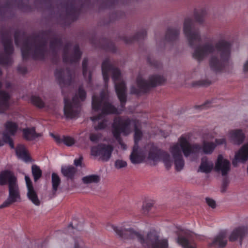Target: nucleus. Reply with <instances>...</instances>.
Returning a JSON list of instances; mask_svg holds the SVG:
<instances>
[{"label":"nucleus","instance_id":"nucleus-1","mask_svg":"<svg viewBox=\"0 0 248 248\" xmlns=\"http://www.w3.org/2000/svg\"><path fill=\"white\" fill-rule=\"evenodd\" d=\"M231 48V43L224 38H220L214 43L209 40L197 46L194 48L192 56L199 62L209 57L210 69L218 72L222 71L229 62Z\"/></svg>","mask_w":248,"mask_h":248},{"label":"nucleus","instance_id":"nucleus-2","mask_svg":"<svg viewBox=\"0 0 248 248\" xmlns=\"http://www.w3.org/2000/svg\"><path fill=\"white\" fill-rule=\"evenodd\" d=\"M60 38L54 37L51 31L40 32L24 41L21 48L23 59L31 56L35 60H43L49 54L57 53L62 46Z\"/></svg>","mask_w":248,"mask_h":248},{"label":"nucleus","instance_id":"nucleus-3","mask_svg":"<svg viewBox=\"0 0 248 248\" xmlns=\"http://www.w3.org/2000/svg\"><path fill=\"white\" fill-rule=\"evenodd\" d=\"M113 229L117 234L123 239H133L137 238L141 244L147 248H168V240L165 238H160L155 231L149 232L146 238L132 228L125 229L113 226Z\"/></svg>","mask_w":248,"mask_h":248},{"label":"nucleus","instance_id":"nucleus-4","mask_svg":"<svg viewBox=\"0 0 248 248\" xmlns=\"http://www.w3.org/2000/svg\"><path fill=\"white\" fill-rule=\"evenodd\" d=\"M102 72L106 84L108 81L109 74L111 75L116 94L122 108H124L127 101L126 87L122 78L120 70L112 65L109 60L106 59L102 63Z\"/></svg>","mask_w":248,"mask_h":248},{"label":"nucleus","instance_id":"nucleus-5","mask_svg":"<svg viewBox=\"0 0 248 248\" xmlns=\"http://www.w3.org/2000/svg\"><path fill=\"white\" fill-rule=\"evenodd\" d=\"M202 150L198 144H190L187 139L184 136H181L177 143L174 144L170 148L175 165V169L177 171L182 170L185 165L182 152L186 157L190 154H196Z\"/></svg>","mask_w":248,"mask_h":248},{"label":"nucleus","instance_id":"nucleus-6","mask_svg":"<svg viewBox=\"0 0 248 248\" xmlns=\"http://www.w3.org/2000/svg\"><path fill=\"white\" fill-rule=\"evenodd\" d=\"M8 185V196L6 200L0 205V208L9 207L12 204L20 202V191L17 183V177L13 171L4 170L0 172V186Z\"/></svg>","mask_w":248,"mask_h":248},{"label":"nucleus","instance_id":"nucleus-7","mask_svg":"<svg viewBox=\"0 0 248 248\" xmlns=\"http://www.w3.org/2000/svg\"><path fill=\"white\" fill-rule=\"evenodd\" d=\"M86 97V93L82 87L78 89V94L73 97L72 101L69 100L64 97V115L67 119H73L78 117L81 110L80 101H84Z\"/></svg>","mask_w":248,"mask_h":248},{"label":"nucleus","instance_id":"nucleus-8","mask_svg":"<svg viewBox=\"0 0 248 248\" xmlns=\"http://www.w3.org/2000/svg\"><path fill=\"white\" fill-rule=\"evenodd\" d=\"M92 108L95 111L99 109L102 110V114L91 118V120L93 122L101 120L104 114L119 113L117 109L109 103L108 95L104 92L100 93L99 97L95 95L93 96Z\"/></svg>","mask_w":248,"mask_h":248},{"label":"nucleus","instance_id":"nucleus-9","mask_svg":"<svg viewBox=\"0 0 248 248\" xmlns=\"http://www.w3.org/2000/svg\"><path fill=\"white\" fill-rule=\"evenodd\" d=\"M120 120L122 122H125L128 121L127 127L131 130L130 126L134 128V145L133 147L132 151L130 155L131 162L134 164H139L142 162L144 159V156L141 150L140 149L138 143L142 137V132L139 129L140 125V122L137 120H130L129 119H122L120 118ZM131 130H130V132Z\"/></svg>","mask_w":248,"mask_h":248},{"label":"nucleus","instance_id":"nucleus-10","mask_svg":"<svg viewBox=\"0 0 248 248\" xmlns=\"http://www.w3.org/2000/svg\"><path fill=\"white\" fill-rule=\"evenodd\" d=\"M166 81V79L160 75H155L150 77L148 82L141 77L139 76L137 79V83L139 89L132 86L130 89V93L138 94L140 92H147L151 88L162 85Z\"/></svg>","mask_w":248,"mask_h":248},{"label":"nucleus","instance_id":"nucleus-11","mask_svg":"<svg viewBox=\"0 0 248 248\" xmlns=\"http://www.w3.org/2000/svg\"><path fill=\"white\" fill-rule=\"evenodd\" d=\"M183 32L191 47L194 46L202 40L200 32L199 29L195 28L194 22L190 18L187 17L185 19Z\"/></svg>","mask_w":248,"mask_h":248},{"label":"nucleus","instance_id":"nucleus-12","mask_svg":"<svg viewBox=\"0 0 248 248\" xmlns=\"http://www.w3.org/2000/svg\"><path fill=\"white\" fill-rule=\"evenodd\" d=\"M128 124V121L122 122L120 120V117H117L114 119L112 124V132L113 135L124 150L126 149V145L123 142L120 135L121 132L125 135H127L130 133V130L127 127Z\"/></svg>","mask_w":248,"mask_h":248},{"label":"nucleus","instance_id":"nucleus-13","mask_svg":"<svg viewBox=\"0 0 248 248\" xmlns=\"http://www.w3.org/2000/svg\"><path fill=\"white\" fill-rule=\"evenodd\" d=\"M2 42L4 47L5 54H0V64H11L12 60L11 55L13 53L14 47L12 44L11 35L9 33L3 34Z\"/></svg>","mask_w":248,"mask_h":248},{"label":"nucleus","instance_id":"nucleus-14","mask_svg":"<svg viewBox=\"0 0 248 248\" xmlns=\"http://www.w3.org/2000/svg\"><path fill=\"white\" fill-rule=\"evenodd\" d=\"M114 147L112 145L99 144L91 148V155L98 156L99 159L103 161H108L111 157Z\"/></svg>","mask_w":248,"mask_h":248},{"label":"nucleus","instance_id":"nucleus-15","mask_svg":"<svg viewBox=\"0 0 248 248\" xmlns=\"http://www.w3.org/2000/svg\"><path fill=\"white\" fill-rule=\"evenodd\" d=\"M81 54L78 45L72 48L71 44L67 43L63 48V60L65 62L70 63L76 62L80 59Z\"/></svg>","mask_w":248,"mask_h":248},{"label":"nucleus","instance_id":"nucleus-16","mask_svg":"<svg viewBox=\"0 0 248 248\" xmlns=\"http://www.w3.org/2000/svg\"><path fill=\"white\" fill-rule=\"evenodd\" d=\"M5 130L3 132V140L5 143L9 144L11 148L14 149V144L11 136H15L18 129L17 123L8 121L4 124Z\"/></svg>","mask_w":248,"mask_h":248},{"label":"nucleus","instance_id":"nucleus-17","mask_svg":"<svg viewBox=\"0 0 248 248\" xmlns=\"http://www.w3.org/2000/svg\"><path fill=\"white\" fill-rule=\"evenodd\" d=\"M55 76L61 88L69 85L72 82V73L68 69H57L55 72Z\"/></svg>","mask_w":248,"mask_h":248},{"label":"nucleus","instance_id":"nucleus-18","mask_svg":"<svg viewBox=\"0 0 248 248\" xmlns=\"http://www.w3.org/2000/svg\"><path fill=\"white\" fill-rule=\"evenodd\" d=\"M248 234L247 226H239L234 228L231 232L229 240L230 242L239 241L240 245L242 244L243 239Z\"/></svg>","mask_w":248,"mask_h":248},{"label":"nucleus","instance_id":"nucleus-19","mask_svg":"<svg viewBox=\"0 0 248 248\" xmlns=\"http://www.w3.org/2000/svg\"><path fill=\"white\" fill-rule=\"evenodd\" d=\"M230 162L224 159L222 155L218 156L215 167L217 172L220 173L223 176H226L230 170Z\"/></svg>","mask_w":248,"mask_h":248},{"label":"nucleus","instance_id":"nucleus-20","mask_svg":"<svg viewBox=\"0 0 248 248\" xmlns=\"http://www.w3.org/2000/svg\"><path fill=\"white\" fill-rule=\"evenodd\" d=\"M227 233L226 231L219 232L213 239L212 242L208 244L209 247L224 248L227 245Z\"/></svg>","mask_w":248,"mask_h":248},{"label":"nucleus","instance_id":"nucleus-21","mask_svg":"<svg viewBox=\"0 0 248 248\" xmlns=\"http://www.w3.org/2000/svg\"><path fill=\"white\" fill-rule=\"evenodd\" d=\"M58 8L61 13L64 12L67 17L71 18L72 20L75 19L79 13L78 10L72 3L66 4L61 3L58 6Z\"/></svg>","mask_w":248,"mask_h":248},{"label":"nucleus","instance_id":"nucleus-22","mask_svg":"<svg viewBox=\"0 0 248 248\" xmlns=\"http://www.w3.org/2000/svg\"><path fill=\"white\" fill-rule=\"evenodd\" d=\"M216 144L212 142L204 140L202 146L199 144L201 147L202 150L197 152L196 154L203 152L205 154H211L214 150L217 145L223 144L226 143L225 139H216Z\"/></svg>","mask_w":248,"mask_h":248},{"label":"nucleus","instance_id":"nucleus-23","mask_svg":"<svg viewBox=\"0 0 248 248\" xmlns=\"http://www.w3.org/2000/svg\"><path fill=\"white\" fill-rule=\"evenodd\" d=\"M191 235L189 232H185L178 235L176 241L183 248H196L195 245L191 243Z\"/></svg>","mask_w":248,"mask_h":248},{"label":"nucleus","instance_id":"nucleus-24","mask_svg":"<svg viewBox=\"0 0 248 248\" xmlns=\"http://www.w3.org/2000/svg\"><path fill=\"white\" fill-rule=\"evenodd\" d=\"M248 159V143L244 145L235 155L232 161V165L236 167L238 161L245 162Z\"/></svg>","mask_w":248,"mask_h":248},{"label":"nucleus","instance_id":"nucleus-25","mask_svg":"<svg viewBox=\"0 0 248 248\" xmlns=\"http://www.w3.org/2000/svg\"><path fill=\"white\" fill-rule=\"evenodd\" d=\"M2 85L0 81V89ZM10 98V95L7 92L0 90V113H4L9 108Z\"/></svg>","mask_w":248,"mask_h":248},{"label":"nucleus","instance_id":"nucleus-26","mask_svg":"<svg viewBox=\"0 0 248 248\" xmlns=\"http://www.w3.org/2000/svg\"><path fill=\"white\" fill-rule=\"evenodd\" d=\"M214 167L213 163L209 160L207 157L202 158L201 165L198 171L208 173L211 171Z\"/></svg>","mask_w":248,"mask_h":248},{"label":"nucleus","instance_id":"nucleus-27","mask_svg":"<svg viewBox=\"0 0 248 248\" xmlns=\"http://www.w3.org/2000/svg\"><path fill=\"white\" fill-rule=\"evenodd\" d=\"M148 146L149 151L147 158L154 161H159L162 151L153 144H150Z\"/></svg>","mask_w":248,"mask_h":248},{"label":"nucleus","instance_id":"nucleus-28","mask_svg":"<svg viewBox=\"0 0 248 248\" xmlns=\"http://www.w3.org/2000/svg\"><path fill=\"white\" fill-rule=\"evenodd\" d=\"M180 33V30L176 28L168 29L166 35L165 40L170 43H172L176 41Z\"/></svg>","mask_w":248,"mask_h":248},{"label":"nucleus","instance_id":"nucleus-29","mask_svg":"<svg viewBox=\"0 0 248 248\" xmlns=\"http://www.w3.org/2000/svg\"><path fill=\"white\" fill-rule=\"evenodd\" d=\"M16 152L17 156L24 161L27 162L31 161V158L29 155L27 150L24 145H18L16 148Z\"/></svg>","mask_w":248,"mask_h":248},{"label":"nucleus","instance_id":"nucleus-30","mask_svg":"<svg viewBox=\"0 0 248 248\" xmlns=\"http://www.w3.org/2000/svg\"><path fill=\"white\" fill-rule=\"evenodd\" d=\"M23 133V137L27 140H33L41 136V134L36 133L34 127L24 128Z\"/></svg>","mask_w":248,"mask_h":248},{"label":"nucleus","instance_id":"nucleus-31","mask_svg":"<svg viewBox=\"0 0 248 248\" xmlns=\"http://www.w3.org/2000/svg\"><path fill=\"white\" fill-rule=\"evenodd\" d=\"M230 138L233 143L240 144L244 140V135L241 130H236L230 132Z\"/></svg>","mask_w":248,"mask_h":248},{"label":"nucleus","instance_id":"nucleus-32","mask_svg":"<svg viewBox=\"0 0 248 248\" xmlns=\"http://www.w3.org/2000/svg\"><path fill=\"white\" fill-rule=\"evenodd\" d=\"M77 171V169L74 166H69L62 167L61 172L67 179H73Z\"/></svg>","mask_w":248,"mask_h":248},{"label":"nucleus","instance_id":"nucleus-33","mask_svg":"<svg viewBox=\"0 0 248 248\" xmlns=\"http://www.w3.org/2000/svg\"><path fill=\"white\" fill-rule=\"evenodd\" d=\"M27 196L28 199L36 206L40 204V201L39 199L37 192L34 187L27 189Z\"/></svg>","mask_w":248,"mask_h":248},{"label":"nucleus","instance_id":"nucleus-34","mask_svg":"<svg viewBox=\"0 0 248 248\" xmlns=\"http://www.w3.org/2000/svg\"><path fill=\"white\" fill-rule=\"evenodd\" d=\"M51 182L52 185V195L53 196H54L61 184V179L56 173H53L52 174Z\"/></svg>","mask_w":248,"mask_h":248},{"label":"nucleus","instance_id":"nucleus-35","mask_svg":"<svg viewBox=\"0 0 248 248\" xmlns=\"http://www.w3.org/2000/svg\"><path fill=\"white\" fill-rule=\"evenodd\" d=\"M160 159H161L163 162L167 170L170 168L172 161L170 155L168 153L162 151L160 156Z\"/></svg>","mask_w":248,"mask_h":248},{"label":"nucleus","instance_id":"nucleus-36","mask_svg":"<svg viewBox=\"0 0 248 248\" xmlns=\"http://www.w3.org/2000/svg\"><path fill=\"white\" fill-rule=\"evenodd\" d=\"M100 177L97 175H90L85 176L82 178L84 184L97 183L100 181Z\"/></svg>","mask_w":248,"mask_h":248},{"label":"nucleus","instance_id":"nucleus-37","mask_svg":"<svg viewBox=\"0 0 248 248\" xmlns=\"http://www.w3.org/2000/svg\"><path fill=\"white\" fill-rule=\"evenodd\" d=\"M31 172L33 176L34 182H36L42 176V172L40 168L36 165L31 167Z\"/></svg>","mask_w":248,"mask_h":248},{"label":"nucleus","instance_id":"nucleus-38","mask_svg":"<svg viewBox=\"0 0 248 248\" xmlns=\"http://www.w3.org/2000/svg\"><path fill=\"white\" fill-rule=\"evenodd\" d=\"M88 59L84 58L82 62L83 75L85 78H87L89 82L91 81V73L87 72Z\"/></svg>","mask_w":248,"mask_h":248},{"label":"nucleus","instance_id":"nucleus-39","mask_svg":"<svg viewBox=\"0 0 248 248\" xmlns=\"http://www.w3.org/2000/svg\"><path fill=\"white\" fill-rule=\"evenodd\" d=\"M31 101L34 105L38 108H42L44 107L45 103L39 97L36 96H32Z\"/></svg>","mask_w":248,"mask_h":248},{"label":"nucleus","instance_id":"nucleus-40","mask_svg":"<svg viewBox=\"0 0 248 248\" xmlns=\"http://www.w3.org/2000/svg\"><path fill=\"white\" fill-rule=\"evenodd\" d=\"M206 12L205 11H202L201 12L195 13L194 15L195 20L199 23H203L204 21V16Z\"/></svg>","mask_w":248,"mask_h":248},{"label":"nucleus","instance_id":"nucleus-41","mask_svg":"<svg viewBox=\"0 0 248 248\" xmlns=\"http://www.w3.org/2000/svg\"><path fill=\"white\" fill-rule=\"evenodd\" d=\"M62 143L68 146L73 145L75 143V140L70 137H63L62 139Z\"/></svg>","mask_w":248,"mask_h":248},{"label":"nucleus","instance_id":"nucleus-42","mask_svg":"<svg viewBox=\"0 0 248 248\" xmlns=\"http://www.w3.org/2000/svg\"><path fill=\"white\" fill-rule=\"evenodd\" d=\"M101 137L100 134L92 133L90 135V140L93 142L96 143L99 141Z\"/></svg>","mask_w":248,"mask_h":248},{"label":"nucleus","instance_id":"nucleus-43","mask_svg":"<svg viewBox=\"0 0 248 248\" xmlns=\"http://www.w3.org/2000/svg\"><path fill=\"white\" fill-rule=\"evenodd\" d=\"M127 166V163L122 160H117L115 162V166L117 169H121Z\"/></svg>","mask_w":248,"mask_h":248},{"label":"nucleus","instance_id":"nucleus-44","mask_svg":"<svg viewBox=\"0 0 248 248\" xmlns=\"http://www.w3.org/2000/svg\"><path fill=\"white\" fill-rule=\"evenodd\" d=\"M107 126L106 121L102 120L99 122L97 125H95L94 128L96 130H101L104 129Z\"/></svg>","mask_w":248,"mask_h":248},{"label":"nucleus","instance_id":"nucleus-45","mask_svg":"<svg viewBox=\"0 0 248 248\" xmlns=\"http://www.w3.org/2000/svg\"><path fill=\"white\" fill-rule=\"evenodd\" d=\"M153 204L151 203L148 202L144 204L142 206L143 212L144 214H147L151 209Z\"/></svg>","mask_w":248,"mask_h":248},{"label":"nucleus","instance_id":"nucleus-46","mask_svg":"<svg viewBox=\"0 0 248 248\" xmlns=\"http://www.w3.org/2000/svg\"><path fill=\"white\" fill-rule=\"evenodd\" d=\"M229 184V180L227 178H225L222 182V186L221 187V192L224 193L226 191L227 187Z\"/></svg>","mask_w":248,"mask_h":248},{"label":"nucleus","instance_id":"nucleus-47","mask_svg":"<svg viewBox=\"0 0 248 248\" xmlns=\"http://www.w3.org/2000/svg\"><path fill=\"white\" fill-rule=\"evenodd\" d=\"M207 204L211 208H215L216 207V202L212 199L206 198L205 199Z\"/></svg>","mask_w":248,"mask_h":248},{"label":"nucleus","instance_id":"nucleus-48","mask_svg":"<svg viewBox=\"0 0 248 248\" xmlns=\"http://www.w3.org/2000/svg\"><path fill=\"white\" fill-rule=\"evenodd\" d=\"M25 179L27 189H29L30 187L31 188L34 187L32 185L31 181L28 176L26 175L25 176Z\"/></svg>","mask_w":248,"mask_h":248},{"label":"nucleus","instance_id":"nucleus-49","mask_svg":"<svg viewBox=\"0 0 248 248\" xmlns=\"http://www.w3.org/2000/svg\"><path fill=\"white\" fill-rule=\"evenodd\" d=\"M25 179L27 189H29L30 187L31 188L34 187L32 185L31 181L28 176L26 175L25 176Z\"/></svg>","mask_w":248,"mask_h":248},{"label":"nucleus","instance_id":"nucleus-50","mask_svg":"<svg viewBox=\"0 0 248 248\" xmlns=\"http://www.w3.org/2000/svg\"><path fill=\"white\" fill-rule=\"evenodd\" d=\"M20 32L18 31H16L15 33V43L16 46L19 45V40H20V37H19Z\"/></svg>","mask_w":248,"mask_h":248},{"label":"nucleus","instance_id":"nucleus-51","mask_svg":"<svg viewBox=\"0 0 248 248\" xmlns=\"http://www.w3.org/2000/svg\"><path fill=\"white\" fill-rule=\"evenodd\" d=\"M147 35V32L145 31H143L140 32H138L137 34V39H139L141 38H144Z\"/></svg>","mask_w":248,"mask_h":248},{"label":"nucleus","instance_id":"nucleus-52","mask_svg":"<svg viewBox=\"0 0 248 248\" xmlns=\"http://www.w3.org/2000/svg\"><path fill=\"white\" fill-rule=\"evenodd\" d=\"M18 72L21 74H24L27 73V69L25 66H19L17 67Z\"/></svg>","mask_w":248,"mask_h":248},{"label":"nucleus","instance_id":"nucleus-53","mask_svg":"<svg viewBox=\"0 0 248 248\" xmlns=\"http://www.w3.org/2000/svg\"><path fill=\"white\" fill-rule=\"evenodd\" d=\"M83 159V157L82 156H80L78 159H75L74 160V164L76 166H81V163H82V160Z\"/></svg>","mask_w":248,"mask_h":248},{"label":"nucleus","instance_id":"nucleus-54","mask_svg":"<svg viewBox=\"0 0 248 248\" xmlns=\"http://www.w3.org/2000/svg\"><path fill=\"white\" fill-rule=\"evenodd\" d=\"M56 141L57 143H60L62 142V139H61L60 137H57L55 138Z\"/></svg>","mask_w":248,"mask_h":248},{"label":"nucleus","instance_id":"nucleus-55","mask_svg":"<svg viewBox=\"0 0 248 248\" xmlns=\"http://www.w3.org/2000/svg\"><path fill=\"white\" fill-rule=\"evenodd\" d=\"M211 103V101H207L202 106V108H205L206 107H209L207 105L208 104Z\"/></svg>","mask_w":248,"mask_h":248},{"label":"nucleus","instance_id":"nucleus-56","mask_svg":"<svg viewBox=\"0 0 248 248\" xmlns=\"http://www.w3.org/2000/svg\"><path fill=\"white\" fill-rule=\"evenodd\" d=\"M152 64L153 65H154L155 66L157 67H159L160 65H161L160 63L157 62H155Z\"/></svg>","mask_w":248,"mask_h":248},{"label":"nucleus","instance_id":"nucleus-57","mask_svg":"<svg viewBox=\"0 0 248 248\" xmlns=\"http://www.w3.org/2000/svg\"><path fill=\"white\" fill-rule=\"evenodd\" d=\"M70 227H71V228H72V229H73V228H73V226H72V223H70V224L69 225V226H68V228H70Z\"/></svg>","mask_w":248,"mask_h":248},{"label":"nucleus","instance_id":"nucleus-58","mask_svg":"<svg viewBox=\"0 0 248 248\" xmlns=\"http://www.w3.org/2000/svg\"><path fill=\"white\" fill-rule=\"evenodd\" d=\"M74 248H80L78 244H76Z\"/></svg>","mask_w":248,"mask_h":248},{"label":"nucleus","instance_id":"nucleus-59","mask_svg":"<svg viewBox=\"0 0 248 248\" xmlns=\"http://www.w3.org/2000/svg\"><path fill=\"white\" fill-rule=\"evenodd\" d=\"M104 48H105V49H107V50L111 49V48H108V47H104Z\"/></svg>","mask_w":248,"mask_h":248},{"label":"nucleus","instance_id":"nucleus-60","mask_svg":"<svg viewBox=\"0 0 248 248\" xmlns=\"http://www.w3.org/2000/svg\"><path fill=\"white\" fill-rule=\"evenodd\" d=\"M2 145H3V144L2 143V142L0 140V146H2Z\"/></svg>","mask_w":248,"mask_h":248},{"label":"nucleus","instance_id":"nucleus-61","mask_svg":"<svg viewBox=\"0 0 248 248\" xmlns=\"http://www.w3.org/2000/svg\"><path fill=\"white\" fill-rule=\"evenodd\" d=\"M19 32H20L19 37L20 38V36L23 35V34H21V33L20 31H19Z\"/></svg>","mask_w":248,"mask_h":248},{"label":"nucleus","instance_id":"nucleus-62","mask_svg":"<svg viewBox=\"0 0 248 248\" xmlns=\"http://www.w3.org/2000/svg\"><path fill=\"white\" fill-rule=\"evenodd\" d=\"M1 75H2V72H1V69H0V76H1Z\"/></svg>","mask_w":248,"mask_h":248},{"label":"nucleus","instance_id":"nucleus-63","mask_svg":"<svg viewBox=\"0 0 248 248\" xmlns=\"http://www.w3.org/2000/svg\"><path fill=\"white\" fill-rule=\"evenodd\" d=\"M19 8H20V9H23V8H22V7H20V6H19Z\"/></svg>","mask_w":248,"mask_h":248},{"label":"nucleus","instance_id":"nucleus-64","mask_svg":"<svg viewBox=\"0 0 248 248\" xmlns=\"http://www.w3.org/2000/svg\"><path fill=\"white\" fill-rule=\"evenodd\" d=\"M247 171H248V168H247Z\"/></svg>","mask_w":248,"mask_h":248}]
</instances>
